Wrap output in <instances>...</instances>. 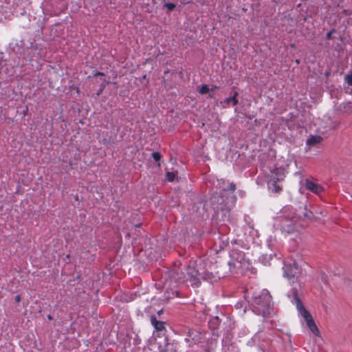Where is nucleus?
<instances>
[{"mask_svg":"<svg viewBox=\"0 0 352 352\" xmlns=\"http://www.w3.org/2000/svg\"><path fill=\"white\" fill-rule=\"evenodd\" d=\"M236 190V185L234 183L229 184L228 188H223L220 195H213L210 197V202L213 206V208L216 212H219V210L228 211L230 208L232 207L236 201V197L233 195L230 197H227L224 199L225 194L227 191H230L232 194Z\"/></svg>","mask_w":352,"mask_h":352,"instance_id":"obj_1","label":"nucleus"},{"mask_svg":"<svg viewBox=\"0 0 352 352\" xmlns=\"http://www.w3.org/2000/svg\"><path fill=\"white\" fill-rule=\"evenodd\" d=\"M300 289V285H298V287H294L292 289L290 292L288 293L287 296L292 298L294 303L296 305V308L301 314V316L305 318L307 327L309 328L310 331L314 333L315 335H318L319 333V330L313 320L311 314L306 310L304 307L302 303L300 301V298L298 297V292Z\"/></svg>","mask_w":352,"mask_h":352,"instance_id":"obj_2","label":"nucleus"},{"mask_svg":"<svg viewBox=\"0 0 352 352\" xmlns=\"http://www.w3.org/2000/svg\"><path fill=\"white\" fill-rule=\"evenodd\" d=\"M283 276L287 278L292 284H295L294 287H298V285H302L300 283V278L303 274V271L300 267L298 266L297 263L293 260H289L284 263L283 265ZM302 294L301 289L298 292V297Z\"/></svg>","mask_w":352,"mask_h":352,"instance_id":"obj_3","label":"nucleus"},{"mask_svg":"<svg viewBox=\"0 0 352 352\" xmlns=\"http://www.w3.org/2000/svg\"><path fill=\"white\" fill-rule=\"evenodd\" d=\"M252 305L258 314L266 316L270 314L272 309V296L270 292L263 289L259 294H254Z\"/></svg>","mask_w":352,"mask_h":352,"instance_id":"obj_4","label":"nucleus"},{"mask_svg":"<svg viewBox=\"0 0 352 352\" xmlns=\"http://www.w3.org/2000/svg\"><path fill=\"white\" fill-rule=\"evenodd\" d=\"M283 214L284 217L280 220V226L283 232L292 233L296 229V223L302 216L292 211L289 207L284 208Z\"/></svg>","mask_w":352,"mask_h":352,"instance_id":"obj_5","label":"nucleus"},{"mask_svg":"<svg viewBox=\"0 0 352 352\" xmlns=\"http://www.w3.org/2000/svg\"><path fill=\"white\" fill-rule=\"evenodd\" d=\"M230 256L231 259L228 262L230 272L232 274L242 273L245 264V254L239 250H232Z\"/></svg>","mask_w":352,"mask_h":352,"instance_id":"obj_6","label":"nucleus"},{"mask_svg":"<svg viewBox=\"0 0 352 352\" xmlns=\"http://www.w3.org/2000/svg\"><path fill=\"white\" fill-rule=\"evenodd\" d=\"M185 270L186 278H188V280L190 282L192 286L198 287L201 283V281L198 280L199 268L196 269L194 266L189 265L185 267Z\"/></svg>","mask_w":352,"mask_h":352,"instance_id":"obj_7","label":"nucleus"},{"mask_svg":"<svg viewBox=\"0 0 352 352\" xmlns=\"http://www.w3.org/2000/svg\"><path fill=\"white\" fill-rule=\"evenodd\" d=\"M280 180H283L282 175H280V177H275L274 175H271L267 183L269 189L275 193L280 192L282 187L277 184V182Z\"/></svg>","mask_w":352,"mask_h":352,"instance_id":"obj_8","label":"nucleus"},{"mask_svg":"<svg viewBox=\"0 0 352 352\" xmlns=\"http://www.w3.org/2000/svg\"><path fill=\"white\" fill-rule=\"evenodd\" d=\"M171 276L179 282L184 283L188 281L185 272H183V270L179 266L173 268L171 271Z\"/></svg>","mask_w":352,"mask_h":352,"instance_id":"obj_9","label":"nucleus"},{"mask_svg":"<svg viewBox=\"0 0 352 352\" xmlns=\"http://www.w3.org/2000/svg\"><path fill=\"white\" fill-rule=\"evenodd\" d=\"M306 188L316 194H319L322 190V188L319 184L309 180L306 182Z\"/></svg>","mask_w":352,"mask_h":352,"instance_id":"obj_10","label":"nucleus"},{"mask_svg":"<svg viewBox=\"0 0 352 352\" xmlns=\"http://www.w3.org/2000/svg\"><path fill=\"white\" fill-rule=\"evenodd\" d=\"M213 278V275L212 272H208V270H205L201 269L199 267V273H198V280H210Z\"/></svg>","mask_w":352,"mask_h":352,"instance_id":"obj_11","label":"nucleus"},{"mask_svg":"<svg viewBox=\"0 0 352 352\" xmlns=\"http://www.w3.org/2000/svg\"><path fill=\"white\" fill-rule=\"evenodd\" d=\"M151 322L157 331H161L165 329L164 322L158 320L155 316H151Z\"/></svg>","mask_w":352,"mask_h":352,"instance_id":"obj_12","label":"nucleus"},{"mask_svg":"<svg viewBox=\"0 0 352 352\" xmlns=\"http://www.w3.org/2000/svg\"><path fill=\"white\" fill-rule=\"evenodd\" d=\"M322 138L320 135H312L307 140V144L309 146H314L322 142Z\"/></svg>","mask_w":352,"mask_h":352,"instance_id":"obj_13","label":"nucleus"},{"mask_svg":"<svg viewBox=\"0 0 352 352\" xmlns=\"http://www.w3.org/2000/svg\"><path fill=\"white\" fill-rule=\"evenodd\" d=\"M165 346L160 349V352H176L177 349L174 343H169L168 337L165 338Z\"/></svg>","mask_w":352,"mask_h":352,"instance_id":"obj_14","label":"nucleus"},{"mask_svg":"<svg viewBox=\"0 0 352 352\" xmlns=\"http://www.w3.org/2000/svg\"><path fill=\"white\" fill-rule=\"evenodd\" d=\"M239 94L237 91H234L233 96L232 97L227 98L224 100V102L229 104L230 103L232 102V104L234 106L236 105L239 102L237 100V96Z\"/></svg>","mask_w":352,"mask_h":352,"instance_id":"obj_15","label":"nucleus"},{"mask_svg":"<svg viewBox=\"0 0 352 352\" xmlns=\"http://www.w3.org/2000/svg\"><path fill=\"white\" fill-rule=\"evenodd\" d=\"M298 214H300L302 216V217L299 218V220L307 219L311 220L314 217L313 212L306 208H305V212H298Z\"/></svg>","mask_w":352,"mask_h":352,"instance_id":"obj_16","label":"nucleus"},{"mask_svg":"<svg viewBox=\"0 0 352 352\" xmlns=\"http://www.w3.org/2000/svg\"><path fill=\"white\" fill-rule=\"evenodd\" d=\"M221 322V320L218 316H215L212 318L209 322V326L211 329H215L218 328Z\"/></svg>","mask_w":352,"mask_h":352,"instance_id":"obj_17","label":"nucleus"},{"mask_svg":"<svg viewBox=\"0 0 352 352\" xmlns=\"http://www.w3.org/2000/svg\"><path fill=\"white\" fill-rule=\"evenodd\" d=\"M344 81L348 85L352 87V70L345 75Z\"/></svg>","mask_w":352,"mask_h":352,"instance_id":"obj_18","label":"nucleus"},{"mask_svg":"<svg viewBox=\"0 0 352 352\" xmlns=\"http://www.w3.org/2000/svg\"><path fill=\"white\" fill-rule=\"evenodd\" d=\"M175 173H173V172H166V179L168 181V182H173L174 181V179H175Z\"/></svg>","mask_w":352,"mask_h":352,"instance_id":"obj_19","label":"nucleus"},{"mask_svg":"<svg viewBox=\"0 0 352 352\" xmlns=\"http://www.w3.org/2000/svg\"><path fill=\"white\" fill-rule=\"evenodd\" d=\"M152 157L155 162H159V161L160 160V159L162 157V155L159 152H153V153H152ZM157 166H160V164L158 163Z\"/></svg>","mask_w":352,"mask_h":352,"instance_id":"obj_20","label":"nucleus"},{"mask_svg":"<svg viewBox=\"0 0 352 352\" xmlns=\"http://www.w3.org/2000/svg\"><path fill=\"white\" fill-rule=\"evenodd\" d=\"M209 91V88L208 87V85H203L201 88L199 89V92L201 94H207L208 92Z\"/></svg>","mask_w":352,"mask_h":352,"instance_id":"obj_21","label":"nucleus"},{"mask_svg":"<svg viewBox=\"0 0 352 352\" xmlns=\"http://www.w3.org/2000/svg\"><path fill=\"white\" fill-rule=\"evenodd\" d=\"M164 6L167 8L168 11H173L175 8L176 5L173 3H165Z\"/></svg>","mask_w":352,"mask_h":352,"instance_id":"obj_22","label":"nucleus"},{"mask_svg":"<svg viewBox=\"0 0 352 352\" xmlns=\"http://www.w3.org/2000/svg\"><path fill=\"white\" fill-rule=\"evenodd\" d=\"M280 175H283V178L284 177V175L281 170H278V169L274 170L272 172V175H274L275 177H280Z\"/></svg>","mask_w":352,"mask_h":352,"instance_id":"obj_23","label":"nucleus"},{"mask_svg":"<svg viewBox=\"0 0 352 352\" xmlns=\"http://www.w3.org/2000/svg\"><path fill=\"white\" fill-rule=\"evenodd\" d=\"M335 32V30L333 29L332 30L329 31L327 35H326V38L327 40H331L332 38V34Z\"/></svg>","mask_w":352,"mask_h":352,"instance_id":"obj_24","label":"nucleus"},{"mask_svg":"<svg viewBox=\"0 0 352 352\" xmlns=\"http://www.w3.org/2000/svg\"><path fill=\"white\" fill-rule=\"evenodd\" d=\"M104 82H105V80H104V79H103V83H102V88H101V89H100V90L98 92V94H97L98 95H100V93L102 92V91L103 88L104 87V86H105V85H104Z\"/></svg>","mask_w":352,"mask_h":352,"instance_id":"obj_25","label":"nucleus"},{"mask_svg":"<svg viewBox=\"0 0 352 352\" xmlns=\"http://www.w3.org/2000/svg\"><path fill=\"white\" fill-rule=\"evenodd\" d=\"M99 76H104V74L103 73H102V72H96V73L94 75V77Z\"/></svg>","mask_w":352,"mask_h":352,"instance_id":"obj_26","label":"nucleus"},{"mask_svg":"<svg viewBox=\"0 0 352 352\" xmlns=\"http://www.w3.org/2000/svg\"><path fill=\"white\" fill-rule=\"evenodd\" d=\"M20 300H21V297H20V296H16L15 297V300H16V302H19V301H20Z\"/></svg>","mask_w":352,"mask_h":352,"instance_id":"obj_27","label":"nucleus"},{"mask_svg":"<svg viewBox=\"0 0 352 352\" xmlns=\"http://www.w3.org/2000/svg\"><path fill=\"white\" fill-rule=\"evenodd\" d=\"M163 311H164L163 309H160V311H157V314L160 315L163 313Z\"/></svg>","mask_w":352,"mask_h":352,"instance_id":"obj_28","label":"nucleus"},{"mask_svg":"<svg viewBox=\"0 0 352 352\" xmlns=\"http://www.w3.org/2000/svg\"><path fill=\"white\" fill-rule=\"evenodd\" d=\"M217 89V86H214V87L212 89V90H214V89Z\"/></svg>","mask_w":352,"mask_h":352,"instance_id":"obj_29","label":"nucleus"},{"mask_svg":"<svg viewBox=\"0 0 352 352\" xmlns=\"http://www.w3.org/2000/svg\"><path fill=\"white\" fill-rule=\"evenodd\" d=\"M47 317H48V318H49V319H51V318H51V316H50V315H49Z\"/></svg>","mask_w":352,"mask_h":352,"instance_id":"obj_30","label":"nucleus"}]
</instances>
